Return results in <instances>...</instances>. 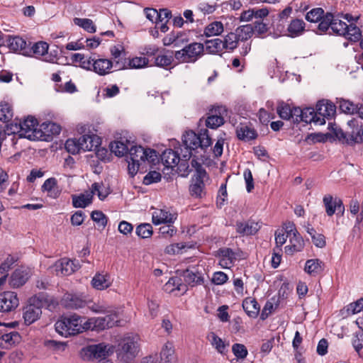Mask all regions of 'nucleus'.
I'll list each match as a JSON object with an SVG mask.
<instances>
[{
	"label": "nucleus",
	"mask_w": 363,
	"mask_h": 363,
	"mask_svg": "<svg viewBox=\"0 0 363 363\" xmlns=\"http://www.w3.org/2000/svg\"><path fill=\"white\" fill-rule=\"evenodd\" d=\"M184 146L182 154L183 160L189 161L192 156V151L198 148L205 150L212 145V140L207 129H201L196 134L192 130L186 131L182 137Z\"/></svg>",
	"instance_id": "obj_1"
},
{
	"label": "nucleus",
	"mask_w": 363,
	"mask_h": 363,
	"mask_svg": "<svg viewBox=\"0 0 363 363\" xmlns=\"http://www.w3.org/2000/svg\"><path fill=\"white\" fill-rule=\"evenodd\" d=\"M157 157V153L153 149L131 145L127 155L129 173L132 176L135 175L143 163L147 162L155 164Z\"/></svg>",
	"instance_id": "obj_2"
},
{
	"label": "nucleus",
	"mask_w": 363,
	"mask_h": 363,
	"mask_svg": "<svg viewBox=\"0 0 363 363\" xmlns=\"http://www.w3.org/2000/svg\"><path fill=\"white\" fill-rule=\"evenodd\" d=\"M347 125L351 128L350 131L345 132L342 129L335 130V137L343 144L354 146L356 144L363 143V128L359 125L358 121L352 118L347 121Z\"/></svg>",
	"instance_id": "obj_3"
},
{
	"label": "nucleus",
	"mask_w": 363,
	"mask_h": 363,
	"mask_svg": "<svg viewBox=\"0 0 363 363\" xmlns=\"http://www.w3.org/2000/svg\"><path fill=\"white\" fill-rule=\"evenodd\" d=\"M84 318L77 315H72L58 320L55 324V330L60 335L67 337L83 332L82 321Z\"/></svg>",
	"instance_id": "obj_4"
},
{
	"label": "nucleus",
	"mask_w": 363,
	"mask_h": 363,
	"mask_svg": "<svg viewBox=\"0 0 363 363\" xmlns=\"http://www.w3.org/2000/svg\"><path fill=\"white\" fill-rule=\"evenodd\" d=\"M182 154H184L182 148H180V152L178 150L167 149L161 155V161L165 167L173 168L178 166L180 172L183 171L184 175H188L192 169H190L188 161L182 160Z\"/></svg>",
	"instance_id": "obj_5"
},
{
	"label": "nucleus",
	"mask_w": 363,
	"mask_h": 363,
	"mask_svg": "<svg viewBox=\"0 0 363 363\" xmlns=\"http://www.w3.org/2000/svg\"><path fill=\"white\" fill-rule=\"evenodd\" d=\"M139 337L136 335H128L125 336L118 345L117 354L125 362H129L133 359L139 352Z\"/></svg>",
	"instance_id": "obj_6"
},
{
	"label": "nucleus",
	"mask_w": 363,
	"mask_h": 363,
	"mask_svg": "<svg viewBox=\"0 0 363 363\" xmlns=\"http://www.w3.org/2000/svg\"><path fill=\"white\" fill-rule=\"evenodd\" d=\"M204 46L199 43L186 45L182 49L174 52V58L181 63H194L203 54Z\"/></svg>",
	"instance_id": "obj_7"
},
{
	"label": "nucleus",
	"mask_w": 363,
	"mask_h": 363,
	"mask_svg": "<svg viewBox=\"0 0 363 363\" xmlns=\"http://www.w3.org/2000/svg\"><path fill=\"white\" fill-rule=\"evenodd\" d=\"M38 121L33 116L27 117L21 122L23 133L20 138H25L30 140H42L44 137L43 130L38 128Z\"/></svg>",
	"instance_id": "obj_8"
},
{
	"label": "nucleus",
	"mask_w": 363,
	"mask_h": 363,
	"mask_svg": "<svg viewBox=\"0 0 363 363\" xmlns=\"http://www.w3.org/2000/svg\"><path fill=\"white\" fill-rule=\"evenodd\" d=\"M111 351V347L106 343L90 345L81 351V356L84 359L90 360L92 359L103 358L105 359Z\"/></svg>",
	"instance_id": "obj_9"
},
{
	"label": "nucleus",
	"mask_w": 363,
	"mask_h": 363,
	"mask_svg": "<svg viewBox=\"0 0 363 363\" xmlns=\"http://www.w3.org/2000/svg\"><path fill=\"white\" fill-rule=\"evenodd\" d=\"M42 302L36 296L29 300V304L24 307L23 318L25 324L29 325L36 321L42 313Z\"/></svg>",
	"instance_id": "obj_10"
},
{
	"label": "nucleus",
	"mask_w": 363,
	"mask_h": 363,
	"mask_svg": "<svg viewBox=\"0 0 363 363\" xmlns=\"http://www.w3.org/2000/svg\"><path fill=\"white\" fill-rule=\"evenodd\" d=\"M336 111L335 106L327 100L319 101L315 106L316 113L315 125H323L325 119H330L334 116Z\"/></svg>",
	"instance_id": "obj_11"
},
{
	"label": "nucleus",
	"mask_w": 363,
	"mask_h": 363,
	"mask_svg": "<svg viewBox=\"0 0 363 363\" xmlns=\"http://www.w3.org/2000/svg\"><path fill=\"white\" fill-rule=\"evenodd\" d=\"M30 43L28 45L27 51H26V56L35 57L36 58L43 57V60L46 62H52L54 58L48 55V51L49 45L44 41H39L33 44L30 46Z\"/></svg>",
	"instance_id": "obj_12"
},
{
	"label": "nucleus",
	"mask_w": 363,
	"mask_h": 363,
	"mask_svg": "<svg viewBox=\"0 0 363 363\" xmlns=\"http://www.w3.org/2000/svg\"><path fill=\"white\" fill-rule=\"evenodd\" d=\"M19 304L17 294L14 291H4L0 294V312L7 313L16 309Z\"/></svg>",
	"instance_id": "obj_13"
},
{
	"label": "nucleus",
	"mask_w": 363,
	"mask_h": 363,
	"mask_svg": "<svg viewBox=\"0 0 363 363\" xmlns=\"http://www.w3.org/2000/svg\"><path fill=\"white\" fill-rule=\"evenodd\" d=\"M80 264L78 260H72L68 258H62L55 264V269L57 275L69 276L79 269Z\"/></svg>",
	"instance_id": "obj_14"
},
{
	"label": "nucleus",
	"mask_w": 363,
	"mask_h": 363,
	"mask_svg": "<svg viewBox=\"0 0 363 363\" xmlns=\"http://www.w3.org/2000/svg\"><path fill=\"white\" fill-rule=\"evenodd\" d=\"M184 281L191 286L201 285L204 282V274L199 266L186 269L183 272Z\"/></svg>",
	"instance_id": "obj_15"
},
{
	"label": "nucleus",
	"mask_w": 363,
	"mask_h": 363,
	"mask_svg": "<svg viewBox=\"0 0 363 363\" xmlns=\"http://www.w3.org/2000/svg\"><path fill=\"white\" fill-rule=\"evenodd\" d=\"M323 202L325 208V212L328 216H332L336 211L339 213H343L345 206L342 199L338 197H333L330 194L324 196Z\"/></svg>",
	"instance_id": "obj_16"
},
{
	"label": "nucleus",
	"mask_w": 363,
	"mask_h": 363,
	"mask_svg": "<svg viewBox=\"0 0 363 363\" xmlns=\"http://www.w3.org/2000/svg\"><path fill=\"white\" fill-rule=\"evenodd\" d=\"M305 23L302 19L296 18L292 20L288 26L286 30L284 28L279 29L277 27V30L279 31L281 35H286L291 38H296L301 35L305 30Z\"/></svg>",
	"instance_id": "obj_17"
},
{
	"label": "nucleus",
	"mask_w": 363,
	"mask_h": 363,
	"mask_svg": "<svg viewBox=\"0 0 363 363\" xmlns=\"http://www.w3.org/2000/svg\"><path fill=\"white\" fill-rule=\"evenodd\" d=\"M4 42L6 43L10 51L26 56L25 52L27 51L28 44L23 38L18 35H8Z\"/></svg>",
	"instance_id": "obj_18"
},
{
	"label": "nucleus",
	"mask_w": 363,
	"mask_h": 363,
	"mask_svg": "<svg viewBox=\"0 0 363 363\" xmlns=\"http://www.w3.org/2000/svg\"><path fill=\"white\" fill-rule=\"evenodd\" d=\"M91 67L88 70L94 71L101 76L106 75L110 72L113 67V62L108 59L95 57L91 58Z\"/></svg>",
	"instance_id": "obj_19"
},
{
	"label": "nucleus",
	"mask_w": 363,
	"mask_h": 363,
	"mask_svg": "<svg viewBox=\"0 0 363 363\" xmlns=\"http://www.w3.org/2000/svg\"><path fill=\"white\" fill-rule=\"evenodd\" d=\"M217 256L220 258L219 264L221 267L230 269L234 265L236 260V254L230 248L223 247L217 251Z\"/></svg>",
	"instance_id": "obj_20"
},
{
	"label": "nucleus",
	"mask_w": 363,
	"mask_h": 363,
	"mask_svg": "<svg viewBox=\"0 0 363 363\" xmlns=\"http://www.w3.org/2000/svg\"><path fill=\"white\" fill-rule=\"evenodd\" d=\"M62 304L67 309L77 310L84 308L86 303V301L80 296L76 294L67 293L63 296Z\"/></svg>",
	"instance_id": "obj_21"
},
{
	"label": "nucleus",
	"mask_w": 363,
	"mask_h": 363,
	"mask_svg": "<svg viewBox=\"0 0 363 363\" xmlns=\"http://www.w3.org/2000/svg\"><path fill=\"white\" fill-rule=\"evenodd\" d=\"M235 226L237 233L242 236L255 235L260 228L258 223L251 220L237 222Z\"/></svg>",
	"instance_id": "obj_22"
},
{
	"label": "nucleus",
	"mask_w": 363,
	"mask_h": 363,
	"mask_svg": "<svg viewBox=\"0 0 363 363\" xmlns=\"http://www.w3.org/2000/svg\"><path fill=\"white\" fill-rule=\"evenodd\" d=\"M225 112H226L225 107L218 106L215 108V114L212 113V114L208 116L206 120V127L212 129H216L222 125L224 123V119L221 114Z\"/></svg>",
	"instance_id": "obj_23"
},
{
	"label": "nucleus",
	"mask_w": 363,
	"mask_h": 363,
	"mask_svg": "<svg viewBox=\"0 0 363 363\" xmlns=\"http://www.w3.org/2000/svg\"><path fill=\"white\" fill-rule=\"evenodd\" d=\"M21 340L20 334L16 331H12L9 333L3 334L0 337V348L9 350Z\"/></svg>",
	"instance_id": "obj_24"
},
{
	"label": "nucleus",
	"mask_w": 363,
	"mask_h": 363,
	"mask_svg": "<svg viewBox=\"0 0 363 363\" xmlns=\"http://www.w3.org/2000/svg\"><path fill=\"white\" fill-rule=\"evenodd\" d=\"M289 245L285 247V252L287 255H293L294 252H301L304 248V240L299 233L289 237Z\"/></svg>",
	"instance_id": "obj_25"
},
{
	"label": "nucleus",
	"mask_w": 363,
	"mask_h": 363,
	"mask_svg": "<svg viewBox=\"0 0 363 363\" xmlns=\"http://www.w3.org/2000/svg\"><path fill=\"white\" fill-rule=\"evenodd\" d=\"M324 269V264L318 259H311L306 262L304 271L311 277H316Z\"/></svg>",
	"instance_id": "obj_26"
},
{
	"label": "nucleus",
	"mask_w": 363,
	"mask_h": 363,
	"mask_svg": "<svg viewBox=\"0 0 363 363\" xmlns=\"http://www.w3.org/2000/svg\"><path fill=\"white\" fill-rule=\"evenodd\" d=\"M175 218L174 215L163 209L156 210L152 216V223L155 225L173 223Z\"/></svg>",
	"instance_id": "obj_27"
},
{
	"label": "nucleus",
	"mask_w": 363,
	"mask_h": 363,
	"mask_svg": "<svg viewBox=\"0 0 363 363\" xmlns=\"http://www.w3.org/2000/svg\"><path fill=\"white\" fill-rule=\"evenodd\" d=\"M131 143L129 140H116L110 143V149L116 156L122 157L128 155Z\"/></svg>",
	"instance_id": "obj_28"
},
{
	"label": "nucleus",
	"mask_w": 363,
	"mask_h": 363,
	"mask_svg": "<svg viewBox=\"0 0 363 363\" xmlns=\"http://www.w3.org/2000/svg\"><path fill=\"white\" fill-rule=\"evenodd\" d=\"M92 200L93 195L91 191L89 192H86L85 194L72 196V206L74 208H86L91 203Z\"/></svg>",
	"instance_id": "obj_29"
},
{
	"label": "nucleus",
	"mask_w": 363,
	"mask_h": 363,
	"mask_svg": "<svg viewBox=\"0 0 363 363\" xmlns=\"http://www.w3.org/2000/svg\"><path fill=\"white\" fill-rule=\"evenodd\" d=\"M206 176H194L192 178L191 184L189 186V192L192 196L201 197L203 189V179Z\"/></svg>",
	"instance_id": "obj_30"
},
{
	"label": "nucleus",
	"mask_w": 363,
	"mask_h": 363,
	"mask_svg": "<svg viewBox=\"0 0 363 363\" xmlns=\"http://www.w3.org/2000/svg\"><path fill=\"white\" fill-rule=\"evenodd\" d=\"M242 308L248 316L251 318H256L260 309L257 301L251 297L244 299L242 301Z\"/></svg>",
	"instance_id": "obj_31"
},
{
	"label": "nucleus",
	"mask_w": 363,
	"mask_h": 363,
	"mask_svg": "<svg viewBox=\"0 0 363 363\" xmlns=\"http://www.w3.org/2000/svg\"><path fill=\"white\" fill-rule=\"evenodd\" d=\"M28 279V273L21 269H16L11 274L9 284L13 288H18L23 286Z\"/></svg>",
	"instance_id": "obj_32"
},
{
	"label": "nucleus",
	"mask_w": 363,
	"mask_h": 363,
	"mask_svg": "<svg viewBox=\"0 0 363 363\" xmlns=\"http://www.w3.org/2000/svg\"><path fill=\"white\" fill-rule=\"evenodd\" d=\"M92 286L97 290H104L111 286L109 276L96 273L91 280Z\"/></svg>",
	"instance_id": "obj_33"
},
{
	"label": "nucleus",
	"mask_w": 363,
	"mask_h": 363,
	"mask_svg": "<svg viewBox=\"0 0 363 363\" xmlns=\"http://www.w3.org/2000/svg\"><path fill=\"white\" fill-rule=\"evenodd\" d=\"M174 349L172 343L167 342L160 353V363H172L175 361Z\"/></svg>",
	"instance_id": "obj_34"
},
{
	"label": "nucleus",
	"mask_w": 363,
	"mask_h": 363,
	"mask_svg": "<svg viewBox=\"0 0 363 363\" xmlns=\"http://www.w3.org/2000/svg\"><path fill=\"white\" fill-rule=\"evenodd\" d=\"M337 104L342 113L348 115H355L358 104H354L352 101L342 98L337 99Z\"/></svg>",
	"instance_id": "obj_35"
},
{
	"label": "nucleus",
	"mask_w": 363,
	"mask_h": 363,
	"mask_svg": "<svg viewBox=\"0 0 363 363\" xmlns=\"http://www.w3.org/2000/svg\"><path fill=\"white\" fill-rule=\"evenodd\" d=\"M90 191L93 196L96 194L101 201H104L111 194L110 188L103 182H94Z\"/></svg>",
	"instance_id": "obj_36"
},
{
	"label": "nucleus",
	"mask_w": 363,
	"mask_h": 363,
	"mask_svg": "<svg viewBox=\"0 0 363 363\" xmlns=\"http://www.w3.org/2000/svg\"><path fill=\"white\" fill-rule=\"evenodd\" d=\"M237 136L240 140L249 141L257 138V134L254 128L247 125H241L237 128Z\"/></svg>",
	"instance_id": "obj_37"
},
{
	"label": "nucleus",
	"mask_w": 363,
	"mask_h": 363,
	"mask_svg": "<svg viewBox=\"0 0 363 363\" xmlns=\"http://www.w3.org/2000/svg\"><path fill=\"white\" fill-rule=\"evenodd\" d=\"M346 39L352 41L357 42L361 39L362 33L360 29L354 24L351 23L347 25V28L342 35Z\"/></svg>",
	"instance_id": "obj_38"
},
{
	"label": "nucleus",
	"mask_w": 363,
	"mask_h": 363,
	"mask_svg": "<svg viewBox=\"0 0 363 363\" xmlns=\"http://www.w3.org/2000/svg\"><path fill=\"white\" fill-rule=\"evenodd\" d=\"M185 288L186 286L182 284V279L177 277L170 278L164 285V290L169 293L184 291Z\"/></svg>",
	"instance_id": "obj_39"
},
{
	"label": "nucleus",
	"mask_w": 363,
	"mask_h": 363,
	"mask_svg": "<svg viewBox=\"0 0 363 363\" xmlns=\"http://www.w3.org/2000/svg\"><path fill=\"white\" fill-rule=\"evenodd\" d=\"M224 30L223 24L220 21H213L206 26L204 35L211 37L220 35Z\"/></svg>",
	"instance_id": "obj_40"
},
{
	"label": "nucleus",
	"mask_w": 363,
	"mask_h": 363,
	"mask_svg": "<svg viewBox=\"0 0 363 363\" xmlns=\"http://www.w3.org/2000/svg\"><path fill=\"white\" fill-rule=\"evenodd\" d=\"M13 116L12 106L6 101L0 103V121L4 123L9 122Z\"/></svg>",
	"instance_id": "obj_41"
},
{
	"label": "nucleus",
	"mask_w": 363,
	"mask_h": 363,
	"mask_svg": "<svg viewBox=\"0 0 363 363\" xmlns=\"http://www.w3.org/2000/svg\"><path fill=\"white\" fill-rule=\"evenodd\" d=\"M41 129L44 130L43 131V138L41 140H48V138L50 136V135H59L61 131V127L52 122L49 123H43L41 125Z\"/></svg>",
	"instance_id": "obj_42"
},
{
	"label": "nucleus",
	"mask_w": 363,
	"mask_h": 363,
	"mask_svg": "<svg viewBox=\"0 0 363 363\" xmlns=\"http://www.w3.org/2000/svg\"><path fill=\"white\" fill-rule=\"evenodd\" d=\"M333 21H334V15L333 13H326L324 14L320 21H319L317 33L321 35L328 30L329 28L331 29Z\"/></svg>",
	"instance_id": "obj_43"
},
{
	"label": "nucleus",
	"mask_w": 363,
	"mask_h": 363,
	"mask_svg": "<svg viewBox=\"0 0 363 363\" xmlns=\"http://www.w3.org/2000/svg\"><path fill=\"white\" fill-rule=\"evenodd\" d=\"M206 50L211 54L218 53L224 50L222 40L220 38H215L208 40L205 42Z\"/></svg>",
	"instance_id": "obj_44"
},
{
	"label": "nucleus",
	"mask_w": 363,
	"mask_h": 363,
	"mask_svg": "<svg viewBox=\"0 0 363 363\" xmlns=\"http://www.w3.org/2000/svg\"><path fill=\"white\" fill-rule=\"evenodd\" d=\"M208 340L211 345L217 350L218 352L223 354L227 345L223 340L216 335L214 333H211L208 335Z\"/></svg>",
	"instance_id": "obj_45"
},
{
	"label": "nucleus",
	"mask_w": 363,
	"mask_h": 363,
	"mask_svg": "<svg viewBox=\"0 0 363 363\" xmlns=\"http://www.w3.org/2000/svg\"><path fill=\"white\" fill-rule=\"evenodd\" d=\"M239 40L240 36H238V34L234 33H228L225 37L224 40H222V43L224 45V50H234L238 46Z\"/></svg>",
	"instance_id": "obj_46"
},
{
	"label": "nucleus",
	"mask_w": 363,
	"mask_h": 363,
	"mask_svg": "<svg viewBox=\"0 0 363 363\" xmlns=\"http://www.w3.org/2000/svg\"><path fill=\"white\" fill-rule=\"evenodd\" d=\"M73 21L75 25L82 28L89 33H93L96 32V26L93 21L89 18H74Z\"/></svg>",
	"instance_id": "obj_47"
},
{
	"label": "nucleus",
	"mask_w": 363,
	"mask_h": 363,
	"mask_svg": "<svg viewBox=\"0 0 363 363\" xmlns=\"http://www.w3.org/2000/svg\"><path fill=\"white\" fill-rule=\"evenodd\" d=\"M91 218L94 221L99 228H105L108 223L107 216L101 211H93L91 213Z\"/></svg>",
	"instance_id": "obj_48"
},
{
	"label": "nucleus",
	"mask_w": 363,
	"mask_h": 363,
	"mask_svg": "<svg viewBox=\"0 0 363 363\" xmlns=\"http://www.w3.org/2000/svg\"><path fill=\"white\" fill-rule=\"evenodd\" d=\"M135 233L143 239L150 238L152 235V227L150 223H141L137 226Z\"/></svg>",
	"instance_id": "obj_49"
},
{
	"label": "nucleus",
	"mask_w": 363,
	"mask_h": 363,
	"mask_svg": "<svg viewBox=\"0 0 363 363\" xmlns=\"http://www.w3.org/2000/svg\"><path fill=\"white\" fill-rule=\"evenodd\" d=\"M57 189V180L52 177L46 179L42 186V190L43 191H48L50 196L54 194V197H56L57 195L58 191Z\"/></svg>",
	"instance_id": "obj_50"
},
{
	"label": "nucleus",
	"mask_w": 363,
	"mask_h": 363,
	"mask_svg": "<svg viewBox=\"0 0 363 363\" xmlns=\"http://www.w3.org/2000/svg\"><path fill=\"white\" fill-rule=\"evenodd\" d=\"M91 56H86L84 54L75 53L72 56V60L74 62H79L80 67L83 69L88 70L91 66Z\"/></svg>",
	"instance_id": "obj_51"
},
{
	"label": "nucleus",
	"mask_w": 363,
	"mask_h": 363,
	"mask_svg": "<svg viewBox=\"0 0 363 363\" xmlns=\"http://www.w3.org/2000/svg\"><path fill=\"white\" fill-rule=\"evenodd\" d=\"M316 113L315 109L311 107H307L302 110L301 121L306 123H314L315 125Z\"/></svg>",
	"instance_id": "obj_52"
},
{
	"label": "nucleus",
	"mask_w": 363,
	"mask_h": 363,
	"mask_svg": "<svg viewBox=\"0 0 363 363\" xmlns=\"http://www.w3.org/2000/svg\"><path fill=\"white\" fill-rule=\"evenodd\" d=\"M324 14V10L322 8L313 9L306 13V19L311 23H317L320 21Z\"/></svg>",
	"instance_id": "obj_53"
},
{
	"label": "nucleus",
	"mask_w": 363,
	"mask_h": 363,
	"mask_svg": "<svg viewBox=\"0 0 363 363\" xmlns=\"http://www.w3.org/2000/svg\"><path fill=\"white\" fill-rule=\"evenodd\" d=\"M347 28V24L345 22H344L334 16V21H333L332 25H331V30H333V32L334 33H335L338 35H342Z\"/></svg>",
	"instance_id": "obj_54"
},
{
	"label": "nucleus",
	"mask_w": 363,
	"mask_h": 363,
	"mask_svg": "<svg viewBox=\"0 0 363 363\" xmlns=\"http://www.w3.org/2000/svg\"><path fill=\"white\" fill-rule=\"evenodd\" d=\"M65 149L67 151L72 155H76L82 150L79 138H69L65 143Z\"/></svg>",
	"instance_id": "obj_55"
},
{
	"label": "nucleus",
	"mask_w": 363,
	"mask_h": 363,
	"mask_svg": "<svg viewBox=\"0 0 363 363\" xmlns=\"http://www.w3.org/2000/svg\"><path fill=\"white\" fill-rule=\"evenodd\" d=\"M232 351L234 354V355L238 359H245L247 354V350L246 347L240 343H235L232 346Z\"/></svg>",
	"instance_id": "obj_56"
},
{
	"label": "nucleus",
	"mask_w": 363,
	"mask_h": 363,
	"mask_svg": "<svg viewBox=\"0 0 363 363\" xmlns=\"http://www.w3.org/2000/svg\"><path fill=\"white\" fill-rule=\"evenodd\" d=\"M148 59L143 57H135L129 60L128 66L130 68L140 69L146 67L148 64Z\"/></svg>",
	"instance_id": "obj_57"
},
{
	"label": "nucleus",
	"mask_w": 363,
	"mask_h": 363,
	"mask_svg": "<svg viewBox=\"0 0 363 363\" xmlns=\"http://www.w3.org/2000/svg\"><path fill=\"white\" fill-rule=\"evenodd\" d=\"M161 174L157 171H150L143 178V183L145 185H150L157 183L161 180Z\"/></svg>",
	"instance_id": "obj_58"
},
{
	"label": "nucleus",
	"mask_w": 363,
	"mask_h": 363,
	"mask_svg": "<svg viewBox=\"0 0 363 363\" xmlns=\"http://www.w3.org/2000/svg\"><path fill=\"white\" fill-rule=\"evenodd\" d=\"M277 113L280 118L284 120H289L291 117V108L289 104L284 103H281L278 106Z\"/></svg>",
	"instance_id": "obj_59"
},
{
	"label": "nucleus",
	"mask_w": 363,
	"mask_h": 363,
	"mask_svg": "<svg viewBox=\"0 0 363 363\" xmlns=\"http://www.w3.org/2000/svg\"><path fill=\"white\" fill-rule=\"evenodd\" d=\"M45 346L48 349L52 350L56 352L64 351L66 347V344L62 342H59L53 340H46Z\"/></svg>",
	"instance_id": "obj_60"
},
{
	"label": "nucleus",
	"mask_w": 363,
	"mask_h": 363,
	"mask_svg": "<svg viewBox=\"0 0 363 363\" xmlns=\"http://www.w3.org/2000/svg\"><path fill=\"white\" fill-rule=\"evenodd\" d=\"M171 18L172 12L169 9H160L158 11V17H157V21H155L156 26H157L160 23L162 22L168 23Z\"/></svg>",
	"instance_id": "obj_61"
},
{
	"label": "nucleus",
	"mask_w": 363,
	"mask_h": 363,
	"mask_svg": "<svg viewBox=\"0 0 363 363\" xmlns=\"http://www.w3.org/2000/svg\"><path fill=\"white\" fill-rule=\"evenodd\" d=\"M172 62V56L166 55H159L155 57V65L160 67L169 66Z\"/></svg>",
	"instance_id": "obj_62"
},
{
	"label": "nucleus",
	"mask_w": 363,
	"mask_h": 363,
	"mask_svg": "<svg viewBox=\"0 0 363 363\" xmlns=\"http://www.w3.org/2000/svg\"><path fill=\"white\" fill-rule=\"evenodd\" d=\"M228 275L223 272H216L213 273L211 281L216 285H222L227 282Z\"/></svg>",
	"instance_id": "obj_63"
},
{
	"label": "nucleus",
	"mask_w": 363,
	"mask_h": 363,
	"mask_svg": "<svg viewBox=\"0 0 363 363\" xmlns=\"http://www.w3.org/2000/svg\"><path fill=\"white\" fill-rule=\"evenodd\" d=\"M363 310V298L357 301L351 303L347 306V311L349 313L356 314Z\"/></svg>",
	"instance_id": "obj_64"
}]
</instances>
